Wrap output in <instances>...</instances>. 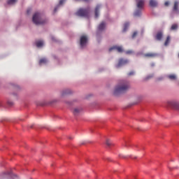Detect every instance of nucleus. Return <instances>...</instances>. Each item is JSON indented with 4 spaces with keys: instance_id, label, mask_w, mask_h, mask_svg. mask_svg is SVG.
<instances>
[{
    "instance_id": "1",
    "label": "nucleus",
    "mask_w": 179,
    "mask_h": 179,
    "mask_svg": "<svg viewBox=\"0 0 179 179\" xmlns=\"http://www.w3.org/2000/svg\"><path fill=\"white\" fill-rule=\"evenodd\" d=\"M130 88V85L128 81L121 80L117 84L114 90V95L117 96L120 94L126 92Z\"/></svg>"
},
{
    "instance_id": "2",
    "label": "nucleus",
    "mask_w": 179,
    "mask_h": 179,
    "mask_svg": "<svg viewBox=\"0 0 179 179\" xmlns=\"http://www.w3.org/2000/svg\"><path fill=\"white\" fill-rule=\"evenodd\" d=\"M32 20L34 24L36 25H41L45 24V20H41V15L38 13H36L33 15Z\"/></svg>"
},
{
    "instance_id": "3",
    "label": "nucleus",
    "mask_w": 179,
    "mask_h": 179,
    "mask_svg": "<svg viewBox=\"0 0 179 179\" xmlns=\"http://www.w3.org/2000/svg\"><path fill=\"white\" fill-rule=\"evenodd\" d=\"M90 12V8H80L76 13V15L78 17H89V13Z\"/></svg>"
},
{
    "instance_id": "4",
    "label": "nucleus",
    "mask_w": 179,
    "mask_h": 179,
    "mask_svg": "<svg viewBox=\"0 0 179 179\" xmlns=\"http://www.w3.org/2000/svg\"><path fill=\"white\" fill-rule=\"evenodd\" d=\"M168 106L171 108L179 111V102L177 101H168Z\"/></svg>"
},
{
    "instance_id": "5",
    "label": "nucleus",
    "mask_w": 179,
    "mask_h": 179,
    "mask_svg": "<svg viewBox=\"0 0 179 179\" xmlns=\"http://www.w3.org/2000/svg\"><path fill=\"white\" fill-rule=\"evenodd\" d=\"M87 44V36H81L80 38V45L82 48H85Z\"/></svg>"
},
{
    "instance_id": "6",
    "label": "nucleus",
    "mask_w": 179,
    "mask_h": 179,
    "mask_svg": "<svg viewBox=\"0 0 179 179\" xmlns=\"http://www.w3.org/2000/svg\"><path fill=\"white\" fill-rule=\"evenodd\" d=\"M128 64V60L120 59L118 62V64L116 65V68H120L125 64Z\"/></svg>"
},
{
    "instance_id": "7",
    "label": "nucleus",
    "mask_w": 179,
    "mask_h": 179,
    "mask_svg": "<svg viewBox=\"0 0 179 179\" xmlns=\"http://www.w3.org/2000/svg\"><path fill=\"white\" fill-rule=\"evenodd\" d=\"M158 56L157 53L155 52H148L144 54V57L145 58H155Z\"/></svg>"
},
{
    "instance_id": "8",
    "label": "nucleus",
    "mask_w": 179,
    "mask_h": 179,
    "mask_svg": "<svg viewBox=\"0 0 179 179\" xmlns=\"http://www.w3.org/2000/svg\"><path fill=\"white\" fill-rule=\"evenodd\" d=\"M113 50H116L120 53L123 52V50L121 46H113L109 49V52H112Z\"/></svg>"
},
{
    "instance_id": "9",
    "label": "nucleus",
    "mask_w": 179,
    "mask_h": 179,
    "mask_svg": "<svg viewBox=\"0 0 179 179\" xmlns=\"http://www.w3.org/2000/svg\"><path fill=\"white\" fill-rule=\"evenodd\" d=\"M144 6V0H138L137 1V8L139 10L143 9Z\"/></svg>"
},
{
    "instance_id": "10",
    "label": "nucleus",
    "mask_w": 179,
    "mask_h": 179,
    "mask_svg": "<svg viewBox=\"0 0 179 179\" xmlns=\"http://www.w3.org/2000/svg\"><path fill=\"white\" fill-rule=\"evenodd\" d=\"M158 6V3L156 0H150V6L152 8H156Z\"/></svg>"
},
{
    "instance_id": "11",
    "label": "nucleus",
    "mask_w": 179,
    "mask_h": 179,
    "mask_svg": "<svg viewBox=\"0 0 179 179\" xmlns=\"http://www.w3.org/2000/svg\"><path fill=\"white\" fill-rule=\"evenodd\" d=\"M162 38H163V33L162 31L157 32L155 36L156 40L160 41H162Z\"/></svg>"
},
{
    "instance_id": "12",
    "label": "nucleus",
    "mask_w": 179,
    "mask_h": 179,
    "mask_svg": "<svg viewBox=\"0 0 179 179\" xmlns=\"http://www.w3.org/2000/svg\"><path fill=\"white\" fill-rule=\"evenodd\" d=\"M106 28V23L104 22H102L98 27V31H102Z\"/></svg>"
},
{
    "instance_id": "13",
    "label": "nucleus",
    "mask_w": 179,
    "mask_h": 179,
    "mask_svg": "<svg viewBox=\"0 0 179 179\" xmlns=\"http://www.w3.org/2000/svg\"><path fill=\"white\" fill-rule=\"evenodd\" d=\"M72 93V92L71 91V90L67 89V90H64L62 92V96H65L68 94H71Z\"/></svg>"
},
{
    "instance_id": "14",
    "label": "nucleus",
    "mask_w": 179,
    "mask_h": 179,
    "mask_svg": "<svg viewBox=\"0 0 179 179\" xmlns=\"http://www.w3.org/2000/svg\"><path fill=\"white\" fill-rule=\"evenodd\" d=\"M178 7H179V2L178 1H176L174 2L173 10L174 12H178Z\"/></svg>"
},
{
    "instance_id": "15",
    "label": "nucleus",
    "mask_w": 179,
    "mask_h": 179,
    "mask_svg": "<svg viewBox=\"0 0 179 179\" xmlns=\"http://www.w3.org/2000/svg\"><path fill=\"white\" fill-rule=\"evenodd\" d=\"M101 8V5H97L95 8V18H98L99 17V9Z\"/></svg>"
},
{
    "instance_id": "16",
    "label": "nucleus",
    "mask_w": 179,
    "mask_h": 179,
    "mask_svg": "<svg viewBox=\"0 0 179 179\" xmlns=\"http://www.w3.org/2000/svg\"><path fill=\"white\" fill-rule=\"evenodd\" d=\"M80 111H82V108H75L73 110V113L74 115H78L79 113H80Z\"/></svg>"
},
{
    "instance_id": "17",
    "label": "nucleus",
    "mask_w": 179,
    "mask_h": 179,
    "mask_svg": "<svg viewBox=\"0 0 179 179\" xmlns=\"http://www.w3.org/2000/svg\"><path fill=\"white\" fill-rule=\"evenodd\" d=\"M65 3V0H60L59 5L54 9V13H57V10H58V8H59V6H62Z\"/></svg>"
},
{
    "instance_id": "18",
    "label": "nucleus",
    "mask_w": 179,
    "mask_h": 179,
    "mask_svg": "<svg viewBox=\"0 0 179 179\" xmlns=\"http://www.w3.org/2000/svg\"><path fill=\"white\" fill-rule=\"evenodd\" d=\"M44 45V43L42 41H38L36 42V45L37 48H41Z\"/></svg>"
},
{
    "instance_id": "19",
    "label": "nucleus",
    "mask_w": 179,
    "mask_h": 179,
    "mask_svg": "<svg viewBox=\"0 0 179 179\" xmlns=\"http://www.w3.org/2000/svg\"><path fill=\"white\" fill-rule=\"evenodd\" d=\"M168 78H169V79L171 80H176V78H177V77H176V76L175 74L169 75V76H168Z\"/></svg>"
},
{
    "instance_id": "20",
    "label": "nucleus",
    "mask_w": 179,
    "mask_h": 179,
    "mask_svg": "<svg viewBox=\"0 0 179 179\" xmlns=\"http://www.w3.org/2000/svg\"><path fill=\"white\" fill-rule=\"evenodd\" d=\"M178 25L177 24H173L171 27V31H176L178 29Z\"/></svg>"
},
{
    "instance_id": "21",
    "label": "nucleus",
    "mask_w": 179,
    "mask_h": 179,
    "mask_svg": "<svg viewBox=\"0 0 179 179\" xmlns=\"http://www.w3.org/2000/svg\"><path fill=\"white\" fill-rule=\"evenodd\" d=\"M43 64H47V59L45 58H42L39 61V64L41 65Z\"/></svg>"
},
{
    "instance_id": "22",
    "label": "nucleus",
    "mask_w": 179,
    "mask_h": 179,
    "mask_svg": "<svg viewBox=\"0 0 179 179\" xmlns=\"http://www.w3.org/2000/svg\"><path fill=\"white\" fill-rule=\"evenodd\" d=\"M171 37L169 36H167V38L164 43V45L167 46L169 43H170Z\"/></svg>"
},
{
    "instance_id": "23",
    "label": "nucleus",
    "mask_w": 179,
    "mask_h": 179,
    "mask_svg": "<svg viewBox=\"0 0 179 179\" xmlns=\"http://www.w3.org/2000/svg\"><path fill=\"white\" fill-rule=\"evenodd\" d=\"M17 2V0H8V5H13Z\"/></svg>"
},
{
    "instance_id": "24",
    "label": "nucleus",
    "mask_w": 179,
    "mask_h": 179,
    "mask_svg": "<svg viewBox=\"0 0 179 179\" xmlns=\"http://www.w3.org/2000/svg\"><path fill=\"white\" fill-rule=\"evenodd\" d=\"M129 22H126L124 25V29H123V32H125L127 29V28L129 27Z\"/></svg>"
},
{
    "instance_id": "25",
    "label": "nucleus",
    "mask_w": 179,
    "mask_h": 179,
    "mask_svg": "<svg viewBox=\"0 0 179 179\" xmlns=\"http://www.w3.org/2000/svg\"><path fill=\"white\" fill-rule=\"evenodd\" d=\"M141 12L139 10H136V11L135 12L134 16H136V17H139V16H141Z\"/></svg>"
},
{
    "instance_id": "26",
    "label": "nucleus",
    "mask_w": 179,
    "mask_h": 179,
    "mask_svg": "<svg viewBox=\"0 0 179 179\" xmlns=\"http://www.w3.org/2000/svg\"><path fill=\"white\" fill-rule=\"evenodd\" d=\"M106 144L107 146L109 147V146L111 145L112 143L110 142V141L107 140L106 142Z\"/></svg>"
},
{
    "instance_id": "27",
    "label": "nucleus",
    "mask_w": 179,
    "mask_h": 179,
    "mask_svg": "<svg viewBox=\"0 0 179 179\" xmlns=\"http://www.w3.org/2000/svg\"><path fill=\"white\" fill-rule=\"evenodd\" d=\"M153 78V75H150L146 77V80H149L150 78Z\"/></svg>"
},
{
    "instance_id": "28",
    "label": "nucleus",
    "mask_w": 179,
    "mask_h": 179,
    "mask_svg": "<svg viewBox=\"0 0 179 179\" xmlns=\"http://www.w3.org/2000/svg\"><path fill=\"white\" fill-rule=\"evenodd\" d=\"M136 36H137V32L136 31L134 32L132 35V38H134Z\"/></svg>"
},
{
    "instance_id": "29",
    "label": "nucleus",
    "mask_w": 179,
    "mask_h": 179,
    "mask_svg": "<svg viewBox=\"0 0 179 179\" xmlns=\"http://www.w3.org/2000/svg\"><path fill=\"white\" fill-rule=\"evenodd\" d=\"M8 105L10 106H12L13 105V101H8Z\"/></svg>"
},
{
    "instance_id": "30",
    "label": "nucleus",
    "mask_w": 179,
    "mask_h": 179,
    "mask_svg": "<svg viewBox=\"0 0 179 179\" xmlns=\"http://www.w3.org/2000/svg\"><path fill=\"white\" fill-rule=\"evenodd\" d=\"M126 54L127 55H131V54H132V51L131 50L126 51Z\"/></svg>"
},
{
    "instance_id": "31",
    "label": "nucleus",
    "mask_w": 179,
    "mask_h": 179,
    "mask_svg": "<svg viewBox=\"0 0 179 179\" xmlns=\"http://www.w3.org/2000/svg\"><path fill=\"white\" fill-rule=\"evenodd\" d=\"M134 74V71H131V72H129V73H128V76H133Z\"/></svg>"
},
{
    "instance_id": "32",
    "label": "nucleus",
    "mask_w": 179,
    "mask_h": 179,
    "mask_svg": "<svg viewBox=\"0 0 179 179\" xmlns=\"http://www.w3.org/2000/svg\"><path fill=\"white\" fill-rule=\"evenodd\" d=\"M169 1H166L165 3H164V6H169Z\"/></svg>"
},
{
    "instance_id": "33",
    "label": "nucleus",
    "mask_w": 179,
    "mask_h": 179,
    "mask_svg": "<svg viewBox=\"0 0 179 179\" xmlns=\"http://www.w3.org/2000/svg\"><path fill=\"white\" fill-rule=\"evenodd\" d=\"M75 2H83V0H74Z\"/></svg>"
},
{
    "instance_id": "34",
    "label": "nucleus",
    "mask_w": 179,
    "mask_h": 179,
    "mask_svg": "<svg viewBox=\"0 0 179 179\" xmlns=\"http://www.w3.org/2000/svg\"><path fill=\"white\" fill-rule=\"evenodd\" d=\"M51 38H52V41H57V40L55 39V38L54 36H52Z\"/></svg>"
},
{
    "instance_id": "35",
    "label": "nucleus",
    "mask_w": 179,
    "mask_h": 179,
    "mask_svg": "<svg viewBox=\"0 0 179 179\" xmlns=\"http://www.w3.org/2000/svg\"><path fill=\"white\" fill-rule=\"evenodd\" d=\"M90 0H83V2H89Z\"/></svg>"
},
{
    "instance_id": "36",
    "label": "nucleus",
    "mask_w": 179,
    "mask_h": 179,
    "mask_svg": "<svg viewBox=\"0 0 179 179\" xmlns=\"http://www.w3.org/2000/svg\"><path fill=\"white\" fill-rule=\"evenodd\" d=\"M6 174L8 175V176H12V173H10V172H7Z\"/></svg>"
},
{
    "instance_id": "37",
    "label": "nucleus",
    "mask_w": 179,
    "mask_h": 179,
    "mask_svg": "<svg viewBox=\"0 0 179 179\" xmlns=\"http://www.w3.org/2000/svg\"><path fill=\"white\" fill-rule=\"evenodd\" d=\"M27 13H29V10L27 11Z\"/></svg>"
},
{
    "instance_id": "38",
    "label": "nucleus",
    "mask_w": 179,
    "mask_h": 179,
    "mask_svg": "<svg viewBox=\"0 0 179 179\" xmlns=\"http://www.w3.org/2000/svg\"><path fill=\"white\" fill-rule=\"evenodd\" d=\"M178 57H179V54H178Z\"/></svg>"
}]
</instances>
